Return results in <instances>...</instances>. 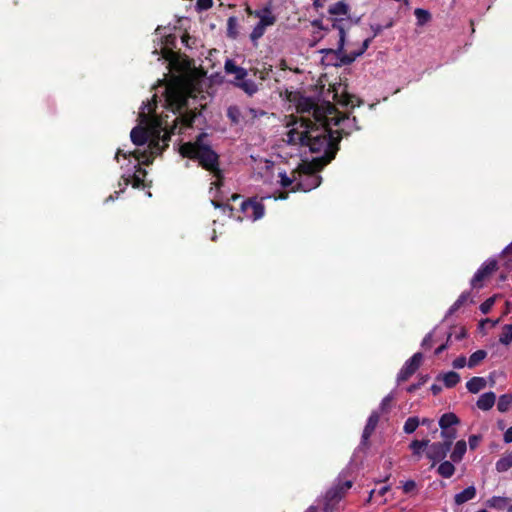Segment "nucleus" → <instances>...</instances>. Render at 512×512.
<instances>
[{
    "label": "nucleus",
    "instance_id": "obj_12",
    "mask_svg": "<svg viewBox=\"0 0 512 512\" xmlns=\"http://www.w3.org/2000/svg\"><path fill=\"white\" fill-rule=\"evenodd\" d=\"M247 13L259 18L260 20L257 25L262 26L264 30H266L268 26L274 25L276 22V17L273 15L269 6H265L264 8L255 11L251 10L250 7H247Z\"/></svg>",
    "mask_w": 512,
    "mask_h": 512
},
{
    "label": "nucleus",
    "instance_id": "obj_27",
    "mask_svg": "<svg viewBox=\"0 0 512 512\" xmlns=\"http://www.w3.org/2000/svg\"><path fill=\"white\" fill-rule=\"evenodd\" d=\"M442 379L447 388H452L460 381V375L454 371H450L445 373Z\"/></svg>",
    "mask_w": 512,
    "mask_h": 512
},
{
    "label": "nucleus",
    "instance_id": "obj_50",
    "mask_svg": "<svg viewBox=\"0 0 512 512\" xmlns=\"http://www.w3.org/2000/svg\"><path fill=\"white\" fill-rule=\"evenodd\" d=\"M370 28L373 31V35L371 36L372 38L379 35L384 29V27L380 24H371Z\"/></svg>",
    "mask_w": 512,
    "mask_h": 512
},
{
    "label": "nucleus",
    "instance_id": "obj_20",
    "mask_svg": "<svg viewBox=\"0 0 512 512\" xmlns=\"http://www.w3.org/2000/svg\"><path fill=\"white\" fill-rule=\"evenodd\" d=\"M467 450V445L464 440H460L455 444V447L450 455L453 462H460Z\"/></svg>",
    "mask_w": 512,
    "mask_h": 512
},
{
    "label": "nucleus",
    "instance_id": "obj_22",
    "mask_svg": "<svg viewBox=\"0 0 512 512\" xmlns=\"http://www.w3.org/2000/svg\"><path fill=\"white\" fill-rule=\"evenodd\" d=\"M510 502H511L510 498L494 496L487 501V506H489L490 508L497 509V510H503L504 508H506L508 506V504Z\"/></svg>",
    "mask_w": 512,
    "mask_h": 512
},
{
    "label": "nucleus",
    "instance_id": "obj_45",
    "mask_svg": "<svg viewBox=\"0 0 512 512\" xmlns=\"http://www.w3.org/2000/svg\"><path fill=\"white\" fill-rule=\"evenodd\" d=\"M467 360L465 356H460L453 361V367L456 369L463 368L466 365Z\"/></svg>",
    "mask_w": 512,
    "mask_h": 512
},
{
    "label": "nucleus",
    "instance_id": "obj_25",
    "mask_svg": "<svg viewBox=\"0 0 512 512\" xmlns=\"http://www.w3.org/2000/svg\"><path fill=\"white\" fill-rule=\"evenodd\" d=\"M437 471L442 477L450 478L455 472V467L451 462L444 461L439 465Z\"/></svg>",
    "mask_w": 512,
    "mask_h": 512
},
{
    "label": "nucleus",
    "instance_id": "obj_14",
    "mask_svg": "<svg viewBox=\"0 0 512 512\" xmlns=\"http://www.w3.org/2000/svg\"><path fill=\"white\" fill-rule=\"evenodd\" d=\"M449 442H436L429 446L427 457L433 461L444 459L450 451Z\"/></svg>",
    "mask_w": 512,
    "mask_h": 512
},
{
    "label": "nucleus",
    "instance_id": "obj_56",
    "mask_svg": "<svg viewBox=\"0 0 512 512\" xmlns=\"http://www.w3.org/2000/svg\"><path fill=\"white\" fill-rule=\"evenodd\" d=\"M288 198V192H279L275 199L285 200Z\"/></svg>",
    "mask_w": 512,
    "mask_h": 512
},
{
    "label": "nucleus",
    "instance_id": "obj_54",
    "mask_svg": "<svg viewBox=\"0 0 512 512\" xmlns=\"http://www.w3.org/2000/svg\"><path fill=\"white\" fill-rule=\"evenodd\" d=\"M441 390H442V388H441V386H439V385L433 384V385L431 386V391H432V393H433L434 395H437L438 393H440V392H441Z\"/></svg>",
    "mask_w": 512,
    "mask_h": 512
},
{
    "label": "nucleus",
    "instance_id": "obj_10",
    "mask_svg": "<svg viewBox=\"0 0 512 512\" xmlns=\"http://www.w3.org/2000/svg\"><path fill=\"white\" fill-rule=\"evenodd\" d=\"M422 359V354L417 352L409 360H407L397 375L398 383L408 380L419 368Z\"/></svg>",
    "mask_w": 512,
    "mask_h": 512
},
{
    "label": "nucleus",
    "instance_id": "obj_18",
    "mask_svg": "<svg viewBox=\"0 0 512 512\" xmlns=\"http://www.w3.org/2000/svg\"><path fill=\"white\" fill-rule=\"evenodd\" d=\"M476 496V488L469 486L460 493H457L454 497V501L457 505H462L469 500H472Z\"/></svg>",
    "mask_w": 512,
    "mask_h": 512
},
{
    "label": "nucleus",
    "instance_id": "obj_33",
    "mask_svg": "<svg viewBox=\"0 0 512 512\" xmlns=\"http://www.w3.org/2000/svg\"><path fill=\"white\" fill-rule=\"evenodd\" d=\"M469 294L468 293H462L458 299L453 303V305L449 308L447 312V316L452 315L455 313L468 299Z\"/></svg>",
    "mask_w": 512,
    "mask_h": 512
},
{
    "label": "nucleus",
    "instance_id": "obj_34",
    "mask_svg": "<svg viewBox=\"0 0 512 512\" xmlns=\"http://www.w3.org/2000/svg\"><path fill=\"white\" fill-rule=\"evenodd\" d=\"M227 116L232 123L238 124L241 117L240 109L237 106H230L227 110Z\"/></svg>",
    "mask_w": 512,
    "mask_h": 512
},
{
    "label": "nucleus",
    "instance_id": "obj_7",
    "mask_svg": "<svg viewBox=\"0 0 512 512\" xmlns=\"http://www.w3.org/2000/svg\"><path fill=\"white\" fill-rule=\"evenodd\" d=\"M166 106L173 114H178L175 118L183 117L188 114H195V119L201 115L196 110H188V99L186 95L176 87H168L165 94Z\"/></svg>",
    "mask_w": 512,
    "mask_h": 512
},
{
    "label": "nucleus",
    "instance_id": "obj_26",
    "mask_svg": "<svg viewBox=\"0 0 512 512\" xmlns=\"http://www.w3.org/2000/svg\"><path fill=\"white\" fill-rule=\"evenodd\" d=\"M499 342L504 345H509L512 342V324H506L502 328L499 336Z\"/></svg>",
    "mask_w": 512,
    "mask_h": 512
},
{
    "label": "nucleus",
    "instance_id": "obj_13",
    "mask_svg": "<svg viewBox=\"0 0 512 512\" xmlns=\"http://www.w3.org/2000/svg\"><path fill=\"white\" fill-rule=\"evenodd\" d=\"M176 40L177 38L174 34L165 36L163 40L164 46L161 48V55L170 63H175L178 60V54L173 50Z\"/></svg>",
    "mask_w": 512,
    "mask_h": 512
},
{
    "label": "nucleus",
    "instance_id": "obj_8",
    "mask_svg": "<svg viewBox=\"0 0 512 512\" xmlns=\"http://www.w3.org/2000/svg\"><path fill=\"white\" fill-rule=\"evenodd\" d=\"M352 487V481L338 482L325 495L322 512H334L345 493Z\"/></svg>",
    "mask_w": 512,
    "mask_h": 512
},
{
    "label": "nucleus",
    "instance_id": "obj_41",
    "mask_svg": "<svg viewBox=\"0 0 512 512\" xmlns=\"http://www.w3.org/2000/svg\"><path fill=\"white\" fill-rule=\"evenodd\" d=\"M239 66H237L233 60L228 59L225 62L224 69L227 74L236 73L239 70Z\"/></svg>",
    "mask_w": 512,
    "mask_h": 512
},
{
    "label": "nucleus",
    "instance_id": "obj_44",
    "mask_svg": "<svg viewBox=\"0 0 512 512\" xmlns=\"http://www.w3.org/2000/svg\"><path fill=\"white\" fill-rule=\"evenodd\" d=\"M428 380V376H423L421 377L420 381L418 383H415V384H412L410 385L408 388H407V391L412 393L414 392L415 390H417L418 388L421 387V385H423L426 381Z\"/></svg>",
    "mask_w": 512,
    "mask_h": 512
},
{
    "label": "nucleus",
    "instance_id": "obj_55",
    "mask_svg": "<svg viewBox=\"0 0 512 512\" xmlns=\"http://www.w3.org/2000/svg\"><path fill=\"white\" fill-rule=\"evenodd\" d=\"M447 349V343L446 344H442L440 345L436 350H435V354L436 355H439L441 354L444 350Z\"/></svg>",
    "mask_w": 512,
    "mask_h": 512
},
{
    "label": "nucleus",
    "instance_id": "obj_32",
    "mask_svg": "<svg viewBox=\"0 0 512 512\" xmlns=\"http://www.w3.org/2000/svg\"><path fill=\"white\" fill-rule=\"evenodd\" d=\"M430 440L424 439V440H414L410 444V449L413 451L414 454L420 455L421 451L429 446Z\"/></svg>",
    "mask_w": 512,
    "mask_h": 512
},
{
    "label": "nucleus",
    "instance_id": "obj_63",
    "mask_svg": "<svg viewBox=\"0 0 512 512\" xmlns=\"http://www.w3.org/2000/svg\"><path fill=\"white\" fill-rule=\"evenodd\" d=\"M304 512H317V508L315 506H310Z\"/></svg>",
    "mask_w": 512,
    "mask_h": 512
},
{
    "label": "nucleus",
    "instance_id": "obj_16",
    "mask_svg": "<svg viewBox=\"0 0 512 512\" xmlns=\"http://www.w3.org/2000/svg\"><path fill=\"white\" fill-rule=\"evenodd\" d=\"M379 412L373 411L371 415L369 416L367 423L364 427L362 437H361V444L366 446L368 444V440L370 436L373 434L378 422H379Z\"/></svg>",
    "mask_w": 512,
    "mask_h": 512
},
{
    "label": "nucleus",
    "instance_id": "obj_46",
    "mask_svg": "<svg viewBox=\"0 0 512 512\" xmlns=\"http://www.w3.org/2000/svg\"><path fill=\"white\" fill-rule=\"evenodd\" d=\"M416 488V483L414 480H408L403 485L404 493H410Z\"/></svg>",
    "mask_w": 512,
    "mask_h": 512
},
{
    "label": "nucleus",
    "instance_id": "obj_5",
    "mask_svg": "<svg viewBox=\"0 0 512 512\" xmlns=\"http://www.w3.org/2000/svg\"><path fill=\"white\" fill-rule=\"evenodd\" d=\"M207 137L208 134L202 132L194 142L183 143L180 147V153L183 157L197 160L203 169L213 173L217 178L214 184L220 186L222 185L223 174L219 168V155L211 148L210 144L204 142Z\"/></svg>",
    "mask_w": 512,
    "mask_h": 512
},
{
    "label": "nucleus",
    "instance_id": "obj_21",
    "mask_svg": "<svg viewBox=\"0 0 512 512\" xmlns=\"http://www.w3.org/2000/svg\"><path fill=\"white\" fill-rule=\"evenodd\" d=\"M234 85L240 89H242L246 94L252 96L258 91V86L251 79H244L241 82H234Z\"/></svg>",
    "mask_w": 512,
    "mask_h": 512
},
{
    "label": "nucleus",
    "instance_id": "obj_3",
    "mask_svg": "<svg viewBox=\"0 0 512 512\" xmlns=\"http://www.w3.org/2000/svg\"><path fill=\"white\" fill-rule=\"evenodd\" d=\"M297 112L308 113L312 112L315 122L309 118H300V127L304 128L303 131H298L296 128L289 130L287 133V141L289 144H300L308 146L310 151L317 153L320 151V134L312 135L316 131L314 127L320 123V106L310 98L302 97L296 105Z\"/></svg>",
    "mask_w": 512,
    "mask_h": 512
},
{
    "label": "nucleus",
    "instance_id": "obj_19",
    "mask_svg": "<svg viewBox=\"0 0 512 512\" xmlns=\"http://www.w3.org/2000/svg\"><path fill=\"white\" fill-rule=\"evenodd\" d=\"M486 380L483 377H472L467 383L466 388L470 393L476 394L486 387Z\"/></svg>",
    "mask_w": 512,
    "mask_h": 512
},
{
    "label": "nucleus",
    "instance_id": "obj_47",
    "mask_svg": "<svg viewBox=\"0 0 512 512\" xmlns=\"http://www.w3.org/2000/svg\"><path fill=\"white\" fill-rule=\"evenodd\" d=\"M129 178L131 179V184L134 188H139L143 185V180L136 174L129 176Z\"/></svg>",
    "mask_w": 512,
    "mask_h": 512
},
{
    "label": "nucleus",
    "instance_id": "obj_2",
    "mask_svg": "<svg viewBox=\"0 0 512 512\" xmlns=\"http://www.w3.org/2000/svg\"><path fill=\"white\" fill-rule=\"evenodd\" d=\"M350 103L351 98L342 83L329 84L326 91L322 84V147L325 146L321 159L322 168L335 158L342 139L343 125L348 120L336 106L345 107Z\"/></svg>",
    "mask_w": 512,
    "mask_h": 512
},
{
    "label": "nucleus",
    "instance_id": "obj_40",
    "mask_svg": "<svg viewBox=\"0 0 512 512\" xmlns=\"http://www.w3.org/2000/svg\"><path fill=\"white\" fill-rule=\"evenodd\" d=\"M236 24H237V20L234 16H231L228 18L227 20V30H228V35L231 36V37H235L236 36V32L234 31L235 27H236Z\"/></svg>",
    "mask_w": 512,
    "mask_h": 512
},
{
    "label": "nucleus",
    "instance_id": "obj_31",
    "mask_svg": "<svg viewBox=\"0 0 512 512\" xmlns=\"http://www.w3.org/2000/svg\"><path fill=\"white\" fill-rule=\"evenodd\" d=\"M419 425L420 420L418 417H409L404 423L403 430L406 434H411L418 428Z\"/></svg>",
    "mask_w": 512,
    "mask_h": 512
},
{
    "label": "nucleus",
    "instance_id": "obj_1",
    "mask_svg": "<svg viewBox=\"0 0 512 512\" xmlns=\"http://www.w3.org/2000/svg\"><path fill=\"white\" fill-rule=\"evenodd\" d=\"M195 122V114L184 115L183 117L174 118L170 125L167 120L155 118L150 129L143 126H135L130 133L131 141L136 146H142L149 140V150H135L133 152H124L118 149L115 155L116 160L119 156L127 158L133 156L144 165H149L156 155L162 153L168 147L171 135L181 133L184 128H192Z\"/></svg>",
    "mask_w": 512,
    "mask_h": 512
},
{
    "label": "nucleus",
    "instance_id": "obj_52",
    "mask_svg": "<svg viewBox=\"0 0 512 512\" xmlns=\"http://www.w3.org/2000/svg\"><path fill=\"white\" fill-rule=\"evenodd\" d=\"M431 345H432V334L429 333L424 337V339L422 341V346L428 348V347H431Z\"/></svg>",
    "mask_w": 512,
    "mask_h": 512
},
{
    "label": "nucleus",
    "instance_id": "obj_51",
    "mask_svg": "<svg viewBox=\"0 0 512 512\" xmlns=\"http://www.w3.org/2000/svg\"><path fill=\"white\" fill-rule=\"evenodd\" d=\"M480 436L472 435L469 437V445L471 449H475L480 441Z\"/></svg>",
    "mask_w": 512,
    "mask_h": 512
},
{
    "label": "nucleus",
    "instance_id": "obj_28",
    "mask_svg": "<svg viewBox=\"0 0 512 512\" xmlns=\"http://www.w3.org/2000/svg\"><path fill=\"white\" fill-rule=\"evenodd\" d=\"M486 356L487 352L485 350H477L470 356L467 363L468 367L473 368L477 366L482 360L486 358Z\"/></svg>",
    "mask_w": 512,
    "mask_h": 512
},
{
    "label": "nucleus",
    "instance_id": "obj_48",
    "mask_svg": "<svg viewBox=\"0 0 512 512\" xmlns=\"http://www.w3.org/2000/svg\"><path fill=\"white\" fill-rule=\"evenodd\" d=\"M214 204L215 207L217 208H221L223 210V212H226L227 210L230 212V216H233V211H234V208L229 205V204H219L215 201L212 202Z\"/></svg>",
    "mask_w": 512,
    "mask_h": 512
},
{
    "label": "nucleus",
    "instance_id": "obj_53",
    "mask_svg": "<svg viewBox=\"0 0 512 512\" xmlns=\"http://www.w3.org/2000/svg\"><path fill=\"white\" fill-rule=\"evenodd\" d=\"M504 442L511 443L512 442V426L509 427L506 432L504 433Z\"/></svg>",
    "mask_w": 512,
    "mask_h": 512
},
{
    "label": "nucleus",
    "instance_id": "obj_24",
    "mask_svg": "<svg viewBox=\"0 0 512 512\" xmlns=\"http://www.w3.org/2000/svg\"><path fill=\"white\" fill-rule=\"evenodd\" d=\"M512 405V394H503L499 397L497 409L504 413L509 410Z\"/></svg>",
    "mask_w": 512,
    "mask_h": 512
},
{
    "label": "nucleus",
    "instance_id": "obj_23",
    "mask_svg": "<svg viewBox=\"0 0 512 512\" xmlns=\"http://www.w3.org/2000/svg\"><path fill=\"white\" fill-rule=\"evenodd\" d=\"M459 423V418L454 413H445L439 420L441 429H449L452 425Z\"/></svg>",
    "mask_w": 512,
    "mask_h": 512
},
{
    "label": "nucleus",
    "instance_id": "obj_30",
    "mask_svg": "<svg viewBox=\"0 0 512 512\" xmlns=\"http://www.w3.org/2000/svg\"><path fill=\"white\" fill-rule=\"evenodd\" d=\"M348 10H349L348 5L345 4L344 2L340 1V2L333 4L329 8V13L331 15H347Z\"/></svg>",
    "mask_w": 512,
    "mask_h": 512
},
{
    "label": "nucleus",
    "instance_id": "obj_9",
    "mask_svg": "<svg viewBox=\"0 0 512 512\" xmlns=\"http://www.w3.org/2000/svg\"><path fill=\"white\" fill-rule=\"evenodd\" d=\"M240 212L243 216L238 215L237 220L243 221L244 219L256 221L264 216V205L254 199L243 200L240 204Z\"/></svg>",
    "mask_w": 512,
    "mask_h": 512
},
{
    "label": "nucleus",
    "instance_id": "obj_6",
    "mask_svg": "<svg viewBox=\"0 0 512 512\" xmlns=\"http://www.w3.org/2000/svg\"><path fill=\"white\" fill-rule=\"evenodd\" d=\"M320 156L314 157L312 161L302 160L297 168L299 175L298 182L292 191H309L320 185Z\"/></svg>",
    "mask_w": 512,
    "mask_h": 512
},
{
    "label": "nucleus",
    "instance_id": "obj_37",
    "mask_svg": "<svg viewBox=\"0 0 512 512\" xmlns=\"http://www.w3.org/2000/svg\"><path fill=\"white\" fill-rule=\"evenodd\" d=\"M279 178H280V184L283 188H287L289 186H291L293 184L294 181H298V179L296 178L295 175H293L292 178H290L286 172H280L279 173Z\"/></svg>",
    "mask_w": 512,
    "mask_h": 512
},
{
    "label": "nucleus",
    "instance_id": "obj_49",
    "mask_svg": "<svg viewBox=\"0 0 512 512\" xmlns=\"http://www.w3.org/2000/svg\"><path fill=\"white\" fill-rule=\"evenodd\" d=\"M234 74H235L236 82H241V81H243V80L246 78V76H247V71H246V69H244V68H242V67H241V68H239V70H238L236 73H234Z\"/></svg>",
    "mask_w": 512,
    "mask_h": 512
},
{
    "label": "nucleus",
    "instance_id": "obj_4",
    "mask_svg": "<svg viewBox=\"0 0 512 512\" xmlns=\"http://www.w3.org/2000/svg\"><path fill=\"white\" fill-rule=\"evenodd\" d=\"M350 21L344 18H328L326 26L322 25V39L326 38L331 47L322 48V65L339 67V56L346 55L344 44L346 30L350 28Z\"/></svg>",
    "mask_w": 512,
    "mask_h": 512
},
{
    "label": "nucleus",
    "instance_id": "obj_29",
    "mask_svg": "<svg viewBox=\"0 0 512 512\" xmlns=\"http://www.w3.org/2000/svg\"><path fill=\"white\" fill-rule=\"evenodd\" d=\"M512 467V456L510 454L500 458L496 462V470L498 472H505Z\"/></svg>",
    "mask_w": 512,
    "mask_h": 512
},
{
    "label": "nucleus",
    "instance_id": "obj_17",
    "mask_svg": "<svg viewBox=\"0 0 512 512\" xmlns=\"http://www.w3.org/2000/svg\"><path fill=\"white\" fill-rule=\"evenodd\" d=\"M495 400L496 395L494 392H486L478 398L476 405L479 409L487 411L494 406Z\"/></svg>",
    "mask_w": 512,
    "mask_h": 512
},
{
    "label": "nucleus",
    "instance_id": "obj_15",
    "mask_svg": "<svg viewBox=\"0 0 512 512\" xmlns=\"http://www.w3.org/2000/svg\"><path fill=\"white\" fill-rule=\"evenodd\" d=\"M372 39H373L372 37L365 39L359 50L353 51L348 54L346 53V55L339 56V62H337V65L346 66V65H350L351 63H353L359 56L364 54V52L368 49V47L371 44Z\"/></svg>",
    "mask_w": 512,
    "mask_h": 512
},
{
    "label": "nucleus",
    "instance_id": "obj_42",
    "mask_svg": "<svg viewBox=\"0 0 512 512\" xmlns=\"http://www.w3.org/2000/svg\"><path fill=\"white\" fill-rule=\"evenodd\" d=\"M264 33L265 30L262 28V26L256 25L250 34V38L252 41H256L259 38H261L264 35Z\"/></svg>",
    "mask_w": 512,
    "mask_h": 512
},
{
    "label": "nucleus",
    "instance_id": "obj_35",
    "mask_svg": "<svg viewBox=\"0 0 512 512\" xmlns=\"http://www.w3.org/2000/svg\"><path fill=\"white\" fill-rule=\"evenodd\" d=\"M441 436L444 438L443 442H449V447L451 448L453 440L456 438V430L455 429H441Z\"/></svg>",
    "mask_w": 512,
    "mask_h": 512
},
{
    "label": "nucleus",
    "instance_id": "obj_61",
    "mask_svg": "<svg viewBox=\"0 0 512 512\" xmlns=\"http://www.w3.org/2000/svg\"><path fill=\"white\" fill-rule=\"evenodd\" d=\"M465 336H466V332H465V330H464V329H462V330L460 331V333L456 336V339H457V340H461V339H463Z\"/></svg>",
    "mask_w": 512,
    "mask_h": 512
},
{
    "label": "nucleus",
    "instance_id": "obj_39",
    "mask_svg": "<svg viewBox=\"0 0 512 512\" xmlns=\"http://www.w3.org/2000/svg\"><path fill=\"white\" fill-rule=\"evenodd\" d=\"M213 6V0H197L196 9L198 11H206Z\"/></svg>",
    "mask_w": 512,
    "mask_h": 512
},
{
    "label": "nucleus",
    "instance_id": "obj_57",
    "mask_svg": "<svg viewBox=\"0 0 512 512\" xmlns=\"http://www.w3.org/2000/svg\"><path fill=\"white\" fill-rule=\"evenodd\" d=\"M269 72H271V68H269L268 70L265 69L264 71H261L260 76H259L260 79L265 80L267 78Z\"/></svg>",
    "mask_w": 512,
    "mask_h": 512
},
{
    "label": "nucleus",
    "instance_id": "obj_60",
    "mask_svg": "<svg viewBox=\"0 0 512 512\" xmlns=\"http://www.w3.org/2000/svg\"><path fill=\"white\" fill-rule=\"evenodd\" d=\"M420 424L422 425H426V426H430L433 424V420L431 419H428V418H423L421 421H420Z\"/></svg>",
    "mask_w": 512,
    "mask_h": 512
},
{
    "label": "nucleus",
    "instance_id": "obj_38",
    "mask_svg": "<svg viewBox=\"0 0 512 512\" xmlns=\"http://www.w3.org/2000/svg\"><path fill=\"white\" fill-rule=\"evenodd\" d=\"M495 299L496 297L495 296H492L490 298H488L487 300H485L481 305H480V311L483 313V314H487L491 308L493 307L494 303H495Z\"/></svg>",
    "mask_w": 512,
    "mask_h": 512
},
{
    "label": "nucleus",
    "instance_id": "obj_62",
    "mask_svg": "<svg viewBox=\"0 0 512 512\" xmlns=\"http://www.w3.org/2000/svg\"><path fill=\"white\" fill-rule=\"evenodd\" d=\"M504 253L512 254V242L504 249Z\"/></svg>",
    "mask_w": 512,
    "mask_h": 512
},
{
    "label": "nucleus",
    "instance_id": "obj_11",
    "mask_svg": "<svg viewBox=\"0 0 512 512\" xmlns=\"http://www.w3.org/2000/svg\"><path fill=\"white\" fill-rule=\"evenodd\" d=\"M497 269V261L495 259H489L482 264L471 279L472 287H481V282L489 275H491Z\"/></svg>",
    "mask_w": 512,
    "mask_h": 512
},
{
    "label": "nucleus",
    "instance_id": "obj_64",
    "mask_svg": "<svg viewBox=\"0 0 512 512\" xmlns=\"http://www.w3.org/2000/svg\"><path fill=\"white\" fill-rule=\"evenodd\" d=\"M312 24H313V26L320 28V19H315V20L312 22Z\"/></svg>",
    "mask_w": 512,
    "mask_h": 512
},
{
    "label": "nucleus",
    "instance_id": "obj_59",
    "mask_svg": "<svg viewBox=\"0 0 512 512\" xmlns=\"http://www.w3.org/2000/svg\"><path fill=\"white\" fill-rule=\"evenodd\" d=\"M390 487L389 486H384L382 487L379 491H378V495L379 496H384L388 491H389Z\"/></svg>",
    "mask_w": 512,
    "mask_h": 512
},
{
    "label": "nucleus",
    "instance_id": "obj_36",
    "mask_svg": "<svg viewBox=\"0 0 512 512\" xmlns=\"http://www.w3.org/2000/svg\"><path fill=\"white\" fill-rule=\"evenodd\" d=\"M418 24L423 25L430 19V13L427 10L417 8L414 12Z\"/></svg>",
    "mask_w": 512,
    "mask_h": 512
},
{
    "label": "nucleus",
    "instance_id": "obj_43",
    "mask_svg": "<svg viewBox=\"0 0 512 512\" xmlns=\"http://www.w3.org/2000/svg\"><path fill=\"white\" fill-rule=\"evenodd\" d=\"M392 401H393V395L388 394L386 397L383 398V400L380 404V410L382 412H388Z\"/></svg>",
    "mask_w": 512,
    "mask_h": 512
},
{
    "label": "nucleus",
    "instance_id": "obj_58",
    "mask_svg": "<svg viewBox=\"0 0 512 512\" xmlns=\"http://www.w3.org/2000/svg\"><path fill=\"white\" fill-rule=\"evenodd\" d=\"M154 102L153 104L148 103L147 107L149 112H152L156 108V95H153Z\"/></svg>",
    "mask_w": 512,
    "mask_h": 512
}]
</instances>
